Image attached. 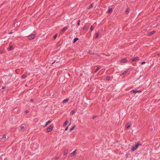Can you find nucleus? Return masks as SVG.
I'll use <instances>...</instances> for the list:
<instances>
[{"mask_svg": "<svg viewBox=\"0 0 160 160\" xmlns=\"http://www.w3.org/2000/svg\"><path fill=\"white\" fill-rule=\"evenodd\" d=\"M5 88V87H3V86L2 87V89H4Z\"/></svg>", "mask_w": 160, "mask_h": 160, "instance_id": "79ce46f5", "label": "nucleus"}, {"mask_svg": "<svg viewBox=\"0 0 160 160\" xmlns=\"http://www.w3.org/2000/svg\"><path fill=\"white\" fill-rule=\"evenodd\" d=\"M128 72V71H126L124 72L122 74V75H124L126 74Z\"/></svg>", "mask_w": 160, "mask_h": 160, "instance_id": "393cba45", "label": "nucleus"}, {"mask_svg": "<svg viewBox=\"0 0 160 160\" xmlns=\"http://www.w3.org/2000/svg\"><path fill=\"white\" fill-rule=\"evenodd\" d=\"M34 101V99H31L30 100V102H33Z\"/></svg>", "mask_w": 160, "mask_h": 160, "instance_id": "7c9ffc66", "label": "nucleus"}, {"mask_svg": "<svg viewBox=\"0 0 160 160\" xmlns=\"http://www.w3.org/2000/svg\"><path fill=\"white\" fill-rule=\"evenodd\" d=\"M118 142V141H117V142Z\"/></svg>", "mask_w": 160, "mask_h": 160, "instance_id": "de8ad7c7", "label": "nucleus"}, {"mask_svg": "<svg viewBox=\"0 0 160 160\" xmlns=\"http://www.w3.org/2000/svg\"><path fill=\"white\" fill-rule=\"evenodd\" d=\"M146 63V62H142L141 64H145Z\"/></svg>", "mask_w": 160, "mask_h": 160, "instance_id": "f704fd0d", "label": "nucleus"}, {"mask_svg": "<svg viewBox=\"0 0 160 160\" xmlns=\"http://www.w3.org/2000/svg\"><path fill=\"white\" fill-rule=\"evenodd\" d=\"M100 68L99 67H98L96 69V70L94 72V73H96L98 70L100 69Z\"/></svg>", "mask_w": 160, "mask_h": 160, "instance_id": "4be33fe9", "label": "nucleus"}, {"mask_svg": "<svg viewBox=\"0 0 160 160\" xmlns=\"http://www.w3.org/2000/svg\"><path fill=\"white\" fill-rule=\"evenodd\" d=\"M68 150L67 149H65L63 151V154L64 155H67L68 152Z\"/></svg>", "mask_w": 160, "mask_h": 160, "instance_id": "6e6552de", "label": "nucleus"}, {"mask_svg": "<svg viewBox=\"0 0 160 160\" xmlns=\"http://www.w3.org/2000/svg\"><path fill=\"white\" fill-rule=\"evenodd\" d=\"M93 6V5L92 4H91V8H92Z\"/></svg>", "mask_w": 160, "mask_h": 160, "instance_id": "c9c22d12", "label": "nucleus"}, {"mask_svg": "<svg viewBox=\"0 0 160 160\" xmlns=\"http://www.w3.org/2000/svg\"><path fill=\"white\" fill-rule=\"evenodd\" d=\"M128 8L127 9V10H126V12H125V13L126 14H128Z\"/></svg>", "mask_w": 160, "mask_h": 160, "instance_id": "b1692460", "label": "nucleus"}, {"mask_svg": "<svg viewBox=\"0 0 160 160\" xmlns=\"http://www.w3.org/2000/svg\"><path fill=\"white\" fill-rule=\"evenodd\" d=\"M68 26H66L64 27L61 30V31L60 33L61 34H62L65 31V30L68 29Z\"/></svg>", "mask_w": 160, "mask_h": 160, "instance_id": "7ed1b4c3", "label": "nucleus"}, {"mask_svg": "<svg viewBox=\"0 0 160 160\" xmlns=\"http://www.w3.org/2000/svg\"><path fill=\"white\" fill-rule=\"evenodd\" d=\"M110 77L109 76H107L106 77V79L108 80H109L110 79Z\"/></svg>", "mask_w": 160, "mask_h": 160, "instance_id": "bb28decb", "label": "nucleus"}, {"mask_svg": "<svg viewBox=\"0 0 160 160\" xmlns=\"http://www.w3.org/2000/svg\"><path fill=\"white\" fill-rule=\"evenodd\" d=\"M112 8H109L108 13H111L112 12Z\"/></svg>", "mask_w": 160, "mask_h": 160, "instance_id": "ddd939ff", "label": "nucleus"}, {"mask_svg": "<svg viewBox=\"0 0 160 160\" xmlns=\"http://www.w3.org/2000/svg\"><path fill=\"white\" fill-rule=\"evenodd\" d=\"M32 149H33V148H32Z\"/></svg>", "mask_w": 160, "mask_h": 160, "instance_id": "8fccbe9b", "label": "nucleus"}, {"mask_svg": "<svg viewBox=\"0 0 160 160\" xmlns=\"http://www.w3.org/2000/svg\"><path fill=\"white\" fill-rule=\"evenodd\" d=\"M142 144L140 142H138L137 143H135V144L133 145L131 149V151L132 152H133L136 150L139 146H141Z\"/></svg>", "mask_w": 160, "mask_h": 160, "instance_id": "f257e3e1", "label": "nucleus"}, {"mask_svg": "<svg viewBox=\"0 0 160 160\" xmlns=\"http://www.w3.org/2000/svg\"><path fill=\"white\" fill-rule=\"evenodd\" d=\"M8 50H11L12 49V46H10L8 48Z\"/></svg>", "mask_w": 160, "mask_h": 160, "instance_id": "5701e85b", "label": "nucleus"}, {"mask_svg": "<svg viewBox=\"0 0 160 160\" xmlns=\"http://www.w3.org/2000/svg\"><path fill=\"white\" fill-rule=\"evenodd\" d=\"M88 52L89 54H90V51H89Z\"/></svg>", "mask_w": 160, "mask_h": 160, "instance_id": "c03bdc74", "label": "nucleus"}, {"mask_svg": "<svg viewBox=\"0 0 160 160\" xmlns=\"http://www.w3.org/2000/svg\"><path fill=\"white\" fill-rule=\"evenodd\" d=\"M12 32H10L9 33V34H12Z\"/></svg>", "mask_w": 160, "mask_h": 160, "instance_id": "58836bf2", "label": "nucleus"}, {"mask_svg": "<svg viewBox=\"0 0 160 160\" xmlns=\"http://www.w3.org/2000/svg\"><path fill=\"white\" fill-rule=\"evenodd\" d=\"M137 92H138L136 90H132L131 91V93H136Z\"/></svg>", "mask_w": 160, "mask_h": 160, "instance_id": "6ab92c4d", "label": "nucleus"}, {"mask_svg": "<svg viewBox=\"0 0 160 160\" xmlns=\"http://www.w3.org/2000/svg\"><path fill=\"white\" fill-rule=\"evenodd\" d=\"M53 128V125H50L49 127L47 128V132H50L52 130Z\"/></svg>", "mask_w": 160, "mask_h": 160, "instance_id": "f03ea898", "label": "nucleus"}, {"mask_svg": "<svg viewBox=\"0 0 160 160\" xmlns=\"http://www.w3.org/2000/svg\"><path fill=\"white\" fill-rule=\"evenodd\" d=\"M57 36H58V34H56L55 35H54V36H53V38L54 39H56V38L57 37Z\"/></svg>", "mask_w": 160, "mask_h": 160, "instance_id": "c85d7f7f", "label": "nucleus"}, {"mask_svg": "<svg viewBox=\"0 0 160 160\" xmlns=\"http://www.w3.org/2000/svg\"><path fill=\"white\" fill-rule=\"evenodd\" d=\"M35 37V35L34 34H32L28 36V38L29 39H33Z\"/></svg>", "mask_w": 160, "mask_h": 160, "instance_id": "20e7f679", "label": "nucleus"}, {"mask_svg": "<svg viewBox=\"0 0 160 160\" xmlns=\"http://www.w3.org/2000/svg\"><path fill=\"white\" fill-rule=\"evenodd\" d=\"M79 39L78 38H75L73 40V43L75 42L76 41Z\"/></svg>", "mask_w": 160, "mask_h": 160, "instance_id": "2eb2a0df", "label": "nucleus"}, {"mask_svg": "<svg viewBox=\"0 0 160 160\" xmlns=\"http://www.w3.org/2000/svg\"><path fill=\"white\" fill-rule=\"evenodd\" d=\"M75 125H74L70 129V131L71 132L72 130H73L75 128Z\"/></svg>", "mask_w": 160, "mask_h": 160, "instance_id": "dca6fc26", "label": "nucleus"}, {"mask_svg": "<svg viewBox=\"0 0 160 160\" xmlns=\"http://www.w3.org/2000/svg\"><path fill=\"white\" fill-rule=\"evenodd\" d=\"M98 35H99V33L98 32H97L96 33V35L95 37V38H98Z\"/></svg>", "mask_w": 160, "mask_h": 160, "instance_id": "412c9836", "label": "nucleus"}, {"mask_svg": "<svg viewBox=\"0 0 160 160\" xmlns=\"http://www.w3.org/2000/svg\"><path fill=\"white\" fill-rule=\"evenodd\" d=\"M68 126L66 128H65V131H66L68 130Z\"/></svg>", "mask_w": 160, "mask_h": 160, "instance_id": "72a5a7b5", "label": "nucleus"}, {"mask_svg": "<svg viewBox=\"0 0 160 160\" xmlns=\"http://www.w3.org/2000/svg\"><path fill=\"white\" fill-rule=\"evenodd\" d=\"M24 126H21L20 127V129L21 130H22L24 129Z\"/></svg>", "mask_w": 160, "mask_h": 160, "instance_id": "c756f323", "label": "nucleus"}, {"mask_svg": "<svg viewBox=\"0 0 160 160\" xmlns=\"http://www.w3.org/2000/svg\"><path fill=\"white\" fill-rule=\"evenodd\" d=\"M158 57H160V53H158Z\"/></svg>", "mask_w": 160, "mask_h": 160, "instance_id": "4c0bfd02", "label": "nucleus"}, {"mask_svg": "<svg viewBox=\"0 0 160 160\" xmlns=\"http://www.w3.org/2000/svg\"><path fill=\"white\" fill-rule=\"evenodd\" d=\"M76 150H75L72 153H71L70 155V157H72L74 156L76 154Z\"/></svg>", "mask_w": 160, "mask_h": 160, "instance_id": "39448f33", "label": "nucleus"}, {"mask_svg": "<svg viewBox=\"0 0 160 160\" xmlns=\"http://www.w3.org/2000/svg\"><path fill=\"white\" fill-rule=\"evenodd\" d=\"M74 26V25H72L71 27H72Z\"/></svg>", "mask_w": 160, "mask_h": 160, "instance_id": "37998d69", "label": "nucleus"}, {"mask_svg": "<svg viewBox=\"0 0 160 160\" xmlns=\"http://www.w3.org/2000/svg\"><path fill=\"white\" fill-rule=\"evenodd\" d=\"M34 145V144H32V145Z\"/></svg>", "mask_w": 160, "mask_h": 160, "instance_id": "49530a36", "label": "nucleus"}, {"mask_svg": "<svg viewBox=\"0 0 160 160\" xmlns=\"http://www.w3.org/2000/svg\"><path fill=\"white\" fill-rule=\"evenodd\" d=\"M155 31H152L150 32H148V36H151V35H152L154 33H155Z\"/></svg>", "mask_w": 160, "mask_h": 160, "instance_id": "0eeeda50", "label": "nucleus"}, {"mask_svg": "<svg viewBox=\"0 0 160 160\" xmlns=\"http://www.w3.org/2000/svg\"><path fill=\"white\" fill-rule=\"evenodd\" d=\"M69 101V99L68 98H67L64 100L63 101V103H66L67 102H68Z\"/></svg>", "mask_w": 160, "mask_h": 160, "instance_id": "4468645a", "label": "nucleus"}, {"mask_svg": "<svg viewBox=\"0 0 160 160\" xmlns=\"http://www.w3.org/2000/svg\"><path fill=\"white\" fill-rule=\"evenodd\" d=\"M67 122H68V121H66L64 122V123H63V126L64 127H65L66 126V125H67Z\"/></svg>", "mask_w": 160, "mask_h": 160, "instance_id": "aec40b11", "label": "nucleus"}, {"mask_svg": "<svg viewBox=\"0 0 160 160\" xmlns=\"http://www.w3.org/2000/svg\"><path fill=\"white\" fill-rule=\"evenodd\" d=\"M6 139V136L5 135H3L2 137L0 136V139L5 140Z\"/></svg>", "mask_w": 160, "mask_h": 160, "instance_id": "1a4fd4ad", "label": "nucleus"}, {"mask_svg": "<svg viewBox=\"0 0 160 160\" xmlns=\"http://www.w3.org/2000/svg\"><path fill=\"white\" fill-rule=\"evenodd\" d=\"M52 122V121L49 120L46 123L45 127L48 124Z\"/></svg>", "mask_w": 160, "mask_h": 160, "instance_id": "f8f14e48", "label": "nucleus"}, {"mask_svg": "<svg viewBox=\"0 0 160 160\" xmlns=\"http://www.w3.org/2000/svg\"><path fill=\"white\" fill-rule=\"evenodd\" d=\"M93 30V26H91V32Z\"/></svg>", "mask_w": 160, "mask_h": 160, "instance_id": "2f4dec72", "label": "nucleus"}, {"mask_svg": "<svg viewBox=\"0 0 160 160\" xmlns=\"http://www.w3.org/2000/svg\"><path fill=\"white\" fill-rule=\"evenodd\" d=\"M80 20H78V23H77V25L78 26H79L80 25Z\"/></svg>", "mask_w": 160, "mask_h": 160, "instance_id": "cd10ccee", "label": "nucleus"}, {"mask_svg": "<svg viewBox=\"0 0 160 160\" xmlns=\"http://www.w3.org/2000/svg\"><path fill=\"white\" fill-rule=\"evenodd\" d=\"M26 77V75L25 74H23L21 76L22 78H25Z\"/></svg>", "mask_w": 160, "mask_h": 160, "instance_id": "f3484780", "label": "nucleus"}, {"mask_svg": "<svg viewBox=\"0 0 160 160\" xmlns=\"http://www.w3.org/2000/svg\"><path fill=\"white\" fill-rule=\"evenodd\" d=\"M98 117V116H97V115H94L92 117V118L93 119H94L95 118H96L97 117Z\"/></svg>", "mask_w": 160, "mask_h": 160, "instance_id": "a878e982", "label": "nucleus"}, {"mask_svg": "<svg viewBox=\"0 0 160 160\" xmlns=\"http://www.w3.org/2000/svg\"><path fill=\"white\" fill-rule=\"evenodd\" d=\"M32 149H33V148H32Z\"/></svg>", "mask_w": 160, "mask_h": 160, "instance_id": "09e8293b", "label": "nucleus"}, {"mask_svg": "<svg viewBox=\"0 0 160 160\" xmlns=\"http://www.w3.org/2000/svg\"><path fill=\"white\" fill-rule=\"evenodd\" d=\"M130 124H129V123H128L126 124L125 127L126 128L128 129L130 127Z\"/></svg>", "mask_w": 160, "mask_h": 160, "instance_id": "9b49d317", "label": "nucleus"}, {"mask_svg": "<svg viewBox=\"0 0 160 160\" xmlns=\"http://www.w3.org/2000/svg\"><path fill=\"white\" fill-rule=\"evenodd\" d=\"M75 112L74 110H72L71 111V112H70V114L71 115H72L73 114H74Z\"/></svg>", "mask_w": 160, "mask_h": 160, "instance_id": "a211bd4d", "label": "nucleus"}, {"mask_svg": "<svg viewBox=\"0 0 160 160\" xmlns=\"http://www.w3.org/2000/svg\"><path fill=\"white\" fill-rule=\"evenodd\" d=\"M139 60V58L138 57H136L135 58H133L132 59V62H137V61H138Z\"/></svg>", "mask_w": 160, "mask_h": 160, "instance_id": "423d86ee", "label": "nucleus"}, {"mask_svg": "<svg viewBox=\"0 0 160 160\" xmlns=\"http://www.w3.org/2000/svg\"><path fill=\"white\" fill-rule=\"evenodd\" d=\"M58 159V158H55V160H57Z\"/></svg>", "mask_w": 160, "mask_h": 160, "instance_id": "a19ab883", "label": "nucleus"}, {"mask_svg": "<svg viewBox=\"0 0 160 160\" xmlns=\"http://www.w3.org/2000/svg\"><path fill=\"white\" fill-rule=\"evenodd\" d=\"M127 61L126 58H124L121 60V62H125Z\"/></svg>", "mask_w": 160, "mask_h": 160, "instance_id": "9d476101", "label": "nucleus"}, {"mask_svg": "<svg viewBox=\"0 0 160 160\" xmlns=\"http://www.w3.org/2000/svg\"><path fill=\"white\" fill-rule=\"evenodd\" d=\"M29 111L28 110H26L25 111V112L26 113H28V112H29Z\"/></svg>", "mask_w": 160, "mask_h": 160, "instance_id": "473e14b6", "label": "nucleus"}, {"mask_svg": "<svg viewBox=\"0 0 160 160\" xmlns=\"http://www.w3.org/2000/svg\"><path fill=\"white\" fill-rule=\"evenodd\" d=\"M56 60H55L53 62H52V64H53L55 63V62H56Z\"/></svg>", "mask_w": 160, "mask_h": 160, "instance_id": "e433bc0d", "label": "nucleus"}, {"mask_svg": "<svg viewBox=\"0 0 160 160\" xmlns=\"http://www.w3.org/2000/svg\"><path fill=\"white\" fill-rule=\"evenodd\" d=\"M152 130H153V128H151V130L152 131Z\"/></svg>", "mask_w": 160, "mask_h": 160, "instance_id": "a18cd8bd", "label": "nucleus"}, {"mask_svg": "<svg viewBox=\"0 0 160 160\" xmlns=\"http://www.w3.org/2000/svg\"><path fill=\"white\" fill-rule=\"evenodd\" d=\"M88 9H90V6H89L88 7Z\"/></svg>", "mask_w": 160, "mask_h": 160, "instance_id": "ea45409f", "label": "nucleus"}]
</instances>
